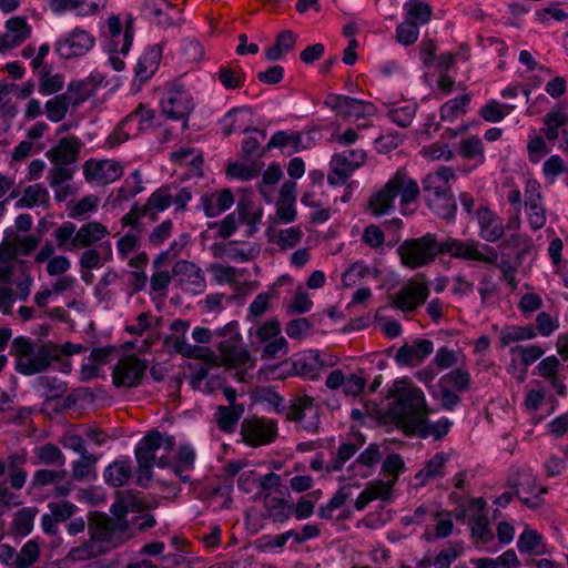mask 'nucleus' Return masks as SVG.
<instances>
[{
  "label": "nucleus",
  "instance_id": "nucleus-1",
  "mask_svg": "<svg viewBox=\"0 0 568 568\" xmlns=\"http://www.w3.org/2000/svg\"><path fill=\"white\" fill-rule=\"evenodd\" d=\"M397 254L402 264L410 270L432 264L440 254L481 263L498 261L496 248L488 244H481L476 240L464 241L453 237L438 242L434 233L403 241L397 247Z\"/></svg>",
  "mask_w": 568,
  "mask_h": 568
},
{
  "label": "nucleus",
  "instance_id": "nucleus-2",
  "mask_svg": "<svg viewBox=\"0 0 568 568\" xmlns=\"http://www.w3.org/2000/svg\"><path fill=\"white\" fill-rule=\"evenodd\" d=\"M393 396L395 399L389 408V415L405 435L412 436L410 429L415 427L414 425L429 413L424 393L408 383L397 381Z\"/></svg>",
  "mask_w": 568,
  "mask_h": 568
},
{
  "label": "nucleus",
  "instance_id": "nucleus-3",
  "mask_svg": "<svg viewBox=\"0 0 568 568\" xmlns=\"http://www.w3.org/2000/svg\"><path fill=\"white\" fill-rule=\"evenodd\" d=\"M419 194L418 183L404 170H398L381 190L371 196L368 206L376 216H381L395 210L394 200L397 196L400 197V204L406 206L415 202Z\"/></svg>",
  "mask_w": 568,
  "mask_h": 568
},
{
  "label": "nucleus",
  "instance_id": "nucleus-4",
  "mask_svg": "<svg viewBox=\"0 0 568 568\" xmlns=\"http://www.w3.org/2000/svg\"><path fill=\"white\" fill-rule=\"evenodd\" d=\"M58 346L40 344L38 347L27 336H18L11 343V354L16 358L14 368L19 374L31 376L47 371L58 357Z\"/></svg>",
  "mask_w": 568,
  "mask_h": 568
},
{
  "label": "nucleus",
  "instance_id": "nucleus-5",
  "mask_svg": "<svg viewBox=\"0 0 568 568\" xmlns=\"http://www.w3.org/2000/svg\"><path fill=\"white\" fill-rule=\"evenodd\" d=\"M108 234L105 225L100 222H89L78 231L74 223L64 222L55 230L54 237L60 250L74 251L89 247Z\"/></svg>",
  "mask_w": 568,
  "mask_h": 568
},
{
  "label": "nucleus",
  "instance_id": "nucleus-6",
  "mask_svg": "<svg viewBox=\"0 0 568 568\" xmlns=\"http://www.w3.org/2000/svg\"><path fill=\"white\" fill-rule=\"evenodd\" d=\"M129 521H118L106 514L90 511L88 516V532L100 542L118 546L126 541Z\"/></svg>",
  "mask_w": 568,
  "mask_h": 568
},
{
  "label": "nucleus",
  "instance_id": "nucleus-7",
  "mask_svg": "<svg viewBox=\"0 0 568 568\" xmlns=\"http://www.w3.org/2000/svg\"><path fill=\"white\" fill-rule=\"evenodd\" d=\"M506 486L516 490V497L530 509L539 508L542 504L540 495L548 493L546 486L538 488L537 478L532 475L530 468H520L511 473Z\"/></svg>",
  "mask_w": 568,
  "mask_h": 568
},
{
  "label": "nucleus",
  "instance_id": "nucleus-8",
  "mask_svg": "<svg viewBox=\"0 0 568 568\" xmlns=\"http://www.w3.org/2000/svg\"><path fill=\"white\" fill-rule=\"evenodd\" d=\"M162 113L170 120L183 121V129H187V120L194 110L191 93L183 87L169 90L161 100Z\"/></svg>",
  "mask_w": 568,
  "mask_h": 568
},
{
  "label": "nucleus",
  "instance_id": "nucleus-9",
  "mask_svg": "<svg viewBox=\"0 0 568 568\" xmlns=\"http://www.w3.org/2000/svg\"><path fill=\"white\" fill-rule=\"evenodd\" d=\"M241 435L248 446L267 445L277 437V424L267 418H245L241 424Z\"/></svg>",
  "mask_w": 568,
  "mask_h": 568
},
{
  "label": "nucleus",
  "instance_id": "nucleus-10",
  "mask_svg": "<svg viewBox=\"0 0 568 568\" xmlns=\"http://www.w3.org/2000/svg\"><path fill=\"white\" fill-rule=\"evenodd\" d=\"M146 368V362L135 355L122 357L113 368L112 382L115 387H138L141 384Z\"/></svg>",
  "mask_w": 568,
  "mask_h": 568
},
{
  "label": "nucleus",
  "instance_id": "nucleus-11",
  "mask_svg": "<svg viewBox=\"0 0 568 568\" xmlns=\"http://www.w3.org/2000/svg\"><path fill=\"white\" fill-rule=\"evenodd\" d=\"M324 104L344 118H367L375 113V105L348 95L329 93Z\"/></svg>",
  "mask_w": 568,
  "mask_h": 568
},
{
  "label": "nucleus",
  "instance_id": "nucleus-12",
  "mask_svg": "<svg viewBox=\"0 0 568 568\" xmlns=\"http://www.w3.org/2000/svg\"><path fill=\"white\" fill-rule=\"evenodd\" d=\"M286 419L290 422H302L306 416V412L312 413L308 420L303 425V428L308 433H317L320 429L321 418L317 405L314 398L307 395L297 396L291 400V404L285 407Z\"/></svg>",
  "mask_w": 568,
  "mask_h": 568
},
{
  "label": "nucleus",
  "instance_id": "nucleus-13",
  "mask_svg": "<svg viewBox=\"0 0 568 568\" xmlns=\"http://www.w3.org/2000/svg\"><path fill=\"white\" fill-rule=\"evenodd\" d=\"M195 457L196 454L194 448L191 445L185 444L180 446L178 454L173 459L166 456H162L160 458L155 457V466L159 468H170L182 483L189 484L191 483V476L185 473L191 471L194 468Z\"/></svg>",
  "mask_w": 568,
  "mask_h": 568
},
{
  "label": "nucleus",
  "instance_id": "nucleus-14",
  "mask_svg": "<svg viewBox=\"0 0 568 568\" xmlns=\"http://www.w3.org/2000/svg\"><path fill=\"white\" fill-rule=\"evenodd\" d=\"M83 174L88 182L109 184L123 175V166L120 162L113 160L90 159L83 164Z\"/></svg>",
  "mask_w": 568,
  "mask_h": 568
},
{
  "label": "nucleus",
  "instance_id": "nucleus-15",
  "mask_svg": "<svg viewBox=\"0 0 568 568\" xmlns=\"http://www.w3.org/2000/svg\"><path fill=\"white\" fill-rule=\"evenodd\" d=\"M94 45V38L85 30L75 28L67 38L57 41L54 51L63 59L85 54Z\"/></svg>",
  "mask_w": 568,
  "mask_h": 568
},
{
  "label": "nucleus",
  "instance_id": "nucleus-16",
  "mask_svg": "<svg viewBox=\"0 0 568 568\" xmlns=\"http://www.w3.org/2000/svg\"><path fill=\"white\" fill-rule=\"evenodd\" d=\"M429 295L427 283L409 282L399 292L392 295V306L403 312H413L424 304Z\"/></svg>",
  "mask_w": 568,
  "mask_h": 568
},
{
  "label": "nucleus",
  "instance_id": "nucleus-17",
  "mask_svg": "<svg viewBox=\"0 0 568 568\" xmlns=\"http://www.w3.org/2000/svg\"><path fill=\"white\" fill-rule=\"evenodd\" d=\"M456 179L452 168L440 166L436 172L428 173L422 181V191L425 201L442 196L452 192L450 181Z\"/></svg>",
  "mask_w": 568,
  "mask_h": 568
},
{
  "label": "nucleus",
  "instance_id": "nucleus-18",
  "mask_svg": "<svg viewBox=\"0 0 568 568\" xmlns=\"http://www.w3.org/2000/svg\"><path fill=\"white\" fill-rule=\"evenodd\" d=\"M48 508L50 513L41 516V528L50 536L58 535V523H64L71 519L79 510V507L69 500L49 503Z\"/></svg>",
  "mask_w": 568,
  "mask_h": 568
},
{
  "label": "nucleus",
  "instance_id": "nucleus-19",
  "mask_svg": "<svg viewBox=\"0 0 568 568\" xmlns=\"http://www.w3.org/2000/svg\"><path fill=\"white\" fill-rule=\"evenodd\" d=\"M434 351L430 339L416 338L412 344H404L397 349L395 361L400 366L414 367L419 365Z\"/></svg>",
  "mask_w": 568,
  "mask_h": 568
},
{
  "label": "nucleus",
  "instance_id": "nucleus-20",
  "mask_svg": "<svg viewBox=\"0 0 568 568\" xmlns=\"http://www.w3.org/2000/svg\"><path fill=\"white\" fill-rule=\"evenodd\" d=\"M32 29L26 17L17 16L6 21V32L0 36V52L16 48L30 38Z\"/></svg>",
  "mask_w": 568,
  "mask_h": 568
},
{
  "label": "nucleus",
  "instance_id": "nucleus-21",
  "mask_svg": "<svg viewBox=\"0 0 568 568\" xmlns=\"http://www.w3.org/2000/svg\"><path fill=\"white\" fill-rule=\"evenodd\" d=\"M173 276L180 285L192 292H202L205 287V278L202 270L187 260L178 261L172 268Z\"/></svg>",
  "mask_w": 568,
  "mask_h": 568
},
{
  "label": "nucleus",
  "instance_id": "nucleus-22",
  "mask_svg": "<svg viewBox=\"0 0 568 568\" xmlns=\"http://www.w3.org/2000/svg\"><path fill=\"white\" fill-rule=\"evenodd\" d=\"M81 145L77 136L62 138L55 146L47 151L45 155L53 164L74 166Z\"/></svg>",
  "mask_w": 568,
  "mask_h": 568
},
{
  "label": "nucleus",
  "instance_id": "nucleus-23",
  "mask_svg": "<svg viewBox=\"0 0 568 568\" xmlns=\"http://www.w3.org/2000/svg\"><path fill=\"white\" fill-rule=\"evenodd\" d=\"M479 225V236L486 242L495 243L499 241L504 233L505 226L501 219L488 206H481L476 212Z\"/></svg>",
  "mask_w": 568,
  "mask_h": 568
},
{
  "label": "nucleus",
  "instance_id": "nucleus-24",
  "mask_svg": "<svg viewBox=\"0 0 568 568\" xmlns=\"http://www.w3.org/2000/svg\"><path fill=\"white\" fill-rule=\"evenodd\" d=\"M307 146L303 144V136L297 131H276L268 140L265 148H263L260 155H264L266 151L272 149H280L282 153L292 155Z\"/></svg>",
  "mask_w": 568,
  "mask_h": 568
},
{
  "label": "nucleus",
  "instance_id": "nucleus-25",
  "mask_svg": "<svg viewBox=\"0 0 568 568\" xmlns=\"http://www.w3.org/2000/svg\"><path fill=\"white\" fill-rule=\"evenodd\" d=\"M174 6L166 0H144L141 7L142 16L158 26L173 27L176 23L169 14V10H173Z\"/></svg>",
  "mask_w": 568,
  "mask_h": 568
},
{
  "label": "nucleus",
  "instance_id": "nucleus-26",
  "mask_svg": "<svg viewBox=\"0 0 568 568\" xmlns=\"http://www.w3.org/2000/svg\"><path fill=\"white\" fill-rule=\"evenodd\" d=\"M163 435L158 429H151L146 435L136 444L134 456L136 463L155 464V454L162 447Z\"/></svg>",
  "mask_w": 568,
  "mask_h": 568
},
{
  "label": "nucleus",
  "instance_id": "nucleus-27",
  "mask_svg": "<svg viewBox=\"0 0 568 568\" xmlns=\"http://www.w3.org/2000/svg\"><path fill=\"white\" fill-rule=\"evenodd\" d=\"M323 366L318 351H310L292 361L291 373L307 379H316Z\"/></svg>",
  "mask_w": 568,
  "mask_h": 568
},
{
  "label": "nucleus",
  "instance_id": "nucleus-28",
  "mask_svg": "<svg viewBox=\"0 0 568 568\" xmlns=\"http://www.w3.org/2000/svg\"><path fill=\"white\" fill-rule=\"evenodd\" d=\"M237 342L223 341L219 345V351L223 356L224 362L234 368L240 367H253L254 361H252L248 351L239 346Z\"/></svg>",
  "mask_w": 568,
  "mask_h": 568
},
{
  "label": "nucleus",
  "instance_id": "nucleus-29",
  "mask_svg": "<svg viewBox=\"0 0 568 568\" xmlns=\"http://www.w3.org/2000/svg\"><path fill=\"white\" fill-rule=\"evenodd\" d=\"M410 430L412 436H417L419 438H428L433 437L435 440L443 439L449 432L452 427V422L448 418H440L439 420L432 423L427 415L418 423L415 424Z\"/></svg>",
  "mask_w": 568,
  "mask_h": 568
},
{
  "label": "nucleus",
  "instance_id": "nucleus-30",
  "mask_svg": "<svg viewBox=\"0 0 568 568\" xmlns=\"http://www.w3.org/2000/svg\"><path fill=\"white\" fill-rule=\"evenodd\" d=\"M162 57V48L159 44L149 47L145 52L140 57L136 67V78L144 82L149 80L158 70Z\"/></svg>",
  "mask_w": 568,
  "mask_h": 568
},
{
  "label": "nucleus",
  "instance_id": "nucleus-31",
  "mask_svg": "<svg viewBox=\"0 0 568 568\" xmlns=\"http://www.w3.org/2000/svg\"><path fill=\"white\" fill-rule=\"evenodd\" d=\"M131 476L132 467L129 458L114 460L103 471L104 481L111 487H122Z\"/></svg>",
  "mask_w": 568,
  "mask_h": 568
},
{
  "label": "nucleus",
  "instance_id": "nucleus-32",
  "mask_svg": "<svg viewBox=\"0 0 568 568\" xmlns=\"http://www.w3.org/2000/svg\"><path fill=\"white\" fill-rule=\"evenodd\" d=\"M263 505L265 518L273 523H285L292 516V505H288L284 498L272 497L270 493H265L263 495Z\"/></svg>",
  "mask_w": 568,
  "mask_h": 568
},
{
  "label": "nucleus",
  "instance_id": "nucleus-33",
  "mask_svg": "<svg viewBox=\"0 0 568 568\" xmlns=\"http://www.w3.org/2000/svg\"><path fill=\"white\" fill-rule=\"evenodd\" d=\"M173 203L171 185H163L155 190L146 200L143 213H151V220H156L158 214L165 211Z\"/></svg>",
  "mask_w": 568,
  "mask_h": 568
},
{
  "label": "nucleus",
  "instance_id": "nucleus-34",
  "mask_svg": "<svg viewBox=\"0 0 568 568\" xmlns=\"http://www.w3.org/2000/svg\"><path fill=\"white\" fill-rule=\"evenodd\" d=\"M425 201L428 209L436 214L439 219L445 220L447 223L454 222L457 213V203L453 193L433 196Z\"/></svg>",
  "mask_w": 568,
  "mask_h": 568
},
{
  "label": "nucleus",
  "instance_id": "nucleus-35",
  "mask_svg": "<svg viewBox=\"0 0 568 568\" xmlns=\"http://www.w3.org/2000/svg\"><path fill=\"white\" fill-rule=\"evenodd\" d=\"M95 90V84L90 79L72 80L63 93L69 103L77 108L87 101Z\"/></svg>",
  "mask_w": 568,
  "mask_h": 568
},
{
  "label": "nucleus",
  "instance_id": "nucleus-36",
  "mask_svg": "<svg viewBox=\"0 0 568 568\" xmlns=\"http://www.w3.org/2000/svg\"><path fill=\"white\" fill-rule=\"evenodd\" d=\"M244 414V405L219 406L215 413L216 423L221 430L232 433Z\"/></svg>",
  "mask_w": 568,
  "mask_h": 568
},
{
  "label": "nucleus",
  "instance_id": "nucleus-37",
  "mask_svg": "<svg viewBox=\"0 0 568 568\" xmlns=\"http://www.w3.org/2000/svg\"><path fill=\"white\" fill-rule=\"evenodd\" d=\"M537 336V332L532 325L518 326L507 325L503 327L499 334L500 347H507L511 343L529 341Z\"/></svg>",
  "mask_w": 568,
  "mask_h": 568
},
{
  "label": "nucleus",
  "instance_id": "nucleus-38",
  "mask_svg": "<svg viewBox=\"0 0 568 568\" xmlns=\"http://www.w3.org/2000/svg\"><path fill=\"white\" fill-rule=\"evenodd\" d=\"M104 552L105 549L101 542L94 538V536H90V538L80 546L72 547L67 557L73 561H84L101 556Z\"/></svg>",
  "mask_w": 568,
  "mask_h": 568
},
{
  "label": "nucleus",
  "instance_id": "nucleus-39",
  "mask_svg": "<svg viewBox=\"0 0 568 568\" xmlns=\"http://www.w3.org/2000/svg\"><path fill=\"white\" fill-rule=\"evenodd\" d=\"M517 548L520 554H545L542 536L535 529H525L518 537Z\"/></svg>",
  "mask_w": 568,
  "mask_h": 568
},
{
  "label": "nucleus",
  "instance_id": "nucleus-40",
  "mask_svg": "<svg viewBox=\"0 0 568 568\" xmlns=\"http://www.w3.org/2000/svg\"><path fill=\"white\" fill-rule=\"evenodd\" d=\"M99 457L94 454H83L81 458L72 463V478L78 481L95 479V464Z\"/></svg>",
  "mask_w": 568,
  "mask_h": 568
},
{
  "label": "nucleus",
  "instance_id": "nucleus-41",
  "mask_svg": "<svg viewBox=\"0 0 568 568\" xmlns=\"http://www.w3.org/2000/svg\"><path fill=\"white\" fill-rule=\"evenodd\" d=\"M36 456L38 458V463L41 465L57 466L60 469L64 468L65 456L61 449L52 443H47L38 447L36 449Z\"/></svg>",
  "mask_w": 568,
  "mask_h": 568
},
{
  "label": "nucleus",
  "instance_id": "nucleus-42",
  "mask_svg": "<svg viewBox=\"0 0 568 568\" xmlns=\"http://www.w3.org/2000/svg\"><path fill=\"white\" fill-rule=\"evenodd\" d=\"M64 75L61 73L51 74L50 68L39 71V92L42 95H51L63 89Z\"/></svg>",
  "mask_w": 568,
  "mask_h": 568
},
{
  "label": "nucleus",
  "instance_id": "nucleus-43",
  "mask_svg": "<svg viewBox=\"0 0 568 568\" xmlns=\"http://www.w3.org/2000/svg\"><path fill=\"white\" fill-rule=\"evenodd\" d=\"M470 381L469 372L458 367L442 376L438 383L456 392L463 393L469 389Z\"/></svg>",
  "mask_w": 568,
  "mask_h": 568
},
{
  "label": "nucleus",
  "instance_id": "nucleus-44",
  "mask_svg": "<svg viewBox=\"0 0 568 568\" xmlns=\"http://www.w3.org/2000/svg\"><path fill=\"white\" fill-rule=\"evenodd\" d=\"M447 460V454L444 452L436 453L430 459L426 462L424 468L416 474V478L420 479V483L424 484L429 479L442 477V469Z\"/></svg>",
  "mask_w": 568,
  "mask_h": 568
},
{
  "label": "nucleus",
  "instance_id": "nucleus-45",
  "mask_svg": "<svg viewBox=\"0 0 568 568\" xmlns=\"http://www.w3.org/2000/svg\"><path fill=\"white\" fill-rule=\"evenodd\" d=\"M37 387L43 389L47 400H53L62 397L67 392V383L55 376H39L36 379Z\"/></svg>",
  "mask_w": 568,
  "mask_h": 568
},
{
  "label": "nucleus",
  "instance_id": "nucleus-46",
  "mask_svg": "<svg viewBox=\"0 0 568 568\" xmlns=\"http://www.w3.org/2000/svg\"><path fill=\"white\" fill-rule=\"evenodd\" d=\"M216 75L226 90L240 89L246 80V74L241 68L233 69L230 65L221 67Z\"/></svg>",
  "mask_w": 568,
  "mask_h": 568
},
{
  "label": "nucleus",
  "instance_id": "nucleus-47",
  "mask_svg": "<svg viewBox=\"0 0 568 568\" xmlns=\"http://www.w3.org/2000/svg\"><path fill=\"white\" fill-rule=\"evenodd\" d=\"M362 444H363V440L359 444H355V443L342 444L338 447L335 457L325 467L326 471L327 473H336V471L343 470L345 463L348 462L358 452Z\"/></svg>",
  "mask_w": 568,
  "mask_h": 568
},
{
  "label": "nucleus",
  "instance_id": "nucleus-48",
  "mask_svg": "<svg viewBox=\"0 0 568 568\" xmlns=\"http://www.w3.org/2000/svg\"><path fill=\"white\" fill-rule=\"evenodd\" d=\"M470 102L469 94H462L445 102L439 110L443 121H453L458 114L466 112V108Z\"/></svg>",
  "mask_w": 568,
  "mask_h": 568
},
{
  "label": "nucleus",
  "instance_id": "nucleus-49",
  "mask_svg": "<svg viewBox=\"0 0 568 568\" xmlns=\"http://www.w3.org/2000/svg\"><path fill=\"white\" fill-rule=\"evenodd\" d=\"M70 106L72 105L69 103L65 95L61 93L45 102L44 112L51 122L57 123L65 118Z\"/></svg>",
  "mask_w": 568,
  "mask_h": 568
},
{
  "label": "nucleus",
  "instance_id": "nucleus-50",
  "mask_svg": "<svg viewBox=\"0 0 568 568\" xmlns=\"http://www.w3.org/2000/svg\"><path fill=\"white\" fill-rule=\"evenodd\" d=\"M405 9L407 11V19L415 21L416 26H423L428 23L433 16L432 7L424 1L412 0L405 3Z\"/></svg>",
  "mask_w": 568,
  "mask_h": 568
},
{
  "label": "nucleus",
  "instance_id": "nucleus-51",
  "mask_svg": "<svg viewBox=\"0 0 568 568\" xmlns=\"http://www.w3.org/2000/svg\"><path fill=\"white\" fill-rule=\"evenodd\" d=\"M68 471L62 469H38L32 477L31 487L34 489L42 488L44 486L62 481L67 478Z\"/></svg>",
  "mask_w": 568,
  "mask_h": 568
},
{
  "label": "nucleus",
  "instance_id": "nucleus-52",
  "mask_svg": "<svg viewBox=\"0 0 568 568\" xmlns=\"http://www.w3.org/2000/svg\"><path fill=\"white\" fill-rule=\"evenodd\" d=\"M49 193L41 184L29 185L16 203L17 207H33L36 204L48 203Z\"/></svg>",
  "mask_w": 568,
  "mask_h": 568
},
{
  "label": "nucleus",
  "instance_id": "nucleus-53",
  "mask_svg": "<svg viewBox=\"0 0 568 568\" xmlns=\"http://www.w3.org/2000/svg\"><path fill=\"white\" fill-rule=\"evenodd\" d=\"M40 548L39 544L34 540L27 541L20 552L16 555V559L12 565L16 568H29L34 565V562L39 559Z\"/></svg>",
  "mask_w": 568,
  "mask_h": 568
},
{
  "label": "nucleus",
  "instance_id": "nucleus-54",
  "mask_svg": "<svg viewBox=\"0 0 568 568\" xmlns=\"http://www.w3.org/2000/svg\"><path fill=\"white\" fill-rule=\"evenodd\" d=\"M365 152L362 150H349L337 153L333 156L331 164H337L347 171L353 172L365 162Z\"/></svg>",
  "mask_w": 568,
  "mask_h": 568
},
{
  "label": "nucleus",
  "instance_id": "nucleus-55",
  "mask_svg": "<svg viewBox=\"0 0 568 568\" xmlns=\"http://www.w3.org/2000/svg\"><path fill=\"white\" fill-rule=\"evenodd\" d=\"M526 207L529 210L528 222L534 231L540 230L546 224L545 209L542 207V196L536 195L530 201H525Z\"/></svg>",
  "mask_w": 568,
  "mask_h": 568
},
{
  "label": "nucleus",
  "instance_id": "nucleus-56",
  "mask_svg": "<svg viewBox=\"0 0 568 568\" xmlns=\"http://www.w3.org/2000/svg\"><path fill=\"white\" fill-rule=\"evenodd\" d=\"M514 105L510 104H501L496 100L488 101L480 110V116L487 122H499L501 121L510 111L514 110Z\"/></svg>",
  "mask_w": 568,
  "mask_h": 568
},
{
  "label": "nucleus",
  "instance_id": "nucleus-57",
  "mask_svg": "<svg viewBox=\"0 0 568 568\" xmlns=\"http://www.w3.org/2000/svg\"><path fill=\"white\" fill-rule=\"evenodd\" d=\"M155 119V112L152 109L146 108L144 104L140 103L134 111H132L129 115H126L121 124L125 125L133 120L139 121V131H144L148 128L154 125L153 121Z\"/></svg>",
  "mask_w": 568,
  "mask_h": 568
},
{
  "label": "nucleus",
  "instance_id": "nucleus-58",
  "mask_svg": "<svg viewBox=\"0 0 568 568\" xmlns=\"http://www.w3.org/2000/svg\"><path fill=\"white\" fill-rule=\"evenodd\" d=\"M164 345L172 347L175 353L189 358H201L203 348L193 346L185 342L184 337L166 336Z\"/></svg>",
  "mask_w": 568,
  "mask_h": 568
},
{
  "label": "nucleus",
  "instance_id": "nucleus-59",
  "mask_svg": "<svg viewBox=\"0 0 568 568\" xmlns=\"http://www.w3.org/2000/svg\"><path fill=\"white\" fill-rule=\"evenodd\" d=\"M418 36L419 27L416 26L415 21L405 20L397 26L395 39L397 43L408 47L417 41Z\"/></svg>",
  "mask_w": 568,
  "mask_h": 568
},
{
  "label": "nucleus",
  "instance_id": "nucleus-60",
  "mask_svg": "<svg viewBox=\"0 0 568 568\" xmlns=\"http://www.w3.org/2000/svg\"><path fill=\"white\" fill-rule=\"evenodd\" d=\"M261 173V169L252 163V164H244V163H230L226 169V174L231 178L239 179L242 181H251L255 178H257Z\"/></svg>",
  "mask_w": 568,
  "mask_h": 568
},
{
  "label": "nucleus",
  "instance_id": "nucleus-61",
  "mask_svg": "<svg viewBox=\"0 0 568 568\" xmlns=\"http://www.w3.org/2000/svg\"><path fill=\"white\" fill-rule=\"evenodd\" d=\"M417 105L415 103H408L406 105L390 109L387 113L388 118L399 125L400 128H407L416 113Z\"/></svg>",
  "mask_w": 568,
  "mask_h": 568
},
{
  "label": "nucleus",
  "instance_id": "nucleus-62",
  "mask_svg": "<svg viewBox=\"0 0 568 568\" xmlns=\"http://www.w3.org/2000/svg\"><path fill=\"white\" fill-rule=\"evenodd\" d=\"M381 459L382 453L379 449V445L376 443H372L358 455L355 462L351 464L349 469H354L357 465L371 468L377 465Z\"/></svg>",
  "mask_w": 568,
  "mask_h": 568
},
{
  "label": "nucleus",
  "instance_id": "nucleus-63",
  "mask_svg": "<svg viewBox=\"0 0 568 568\" xmlns=\"http://www.w3.org/2000/svg\"><path fill=\"white\" fill-rule=\"evenodd\" d=\"M460 154L467 160L480 158L484 161V146L477 135H471L460 142Z\"/></svg>",
  "mask_w": 568,
  "mask_h": 568
},
{
  "label": "nucleus",
  "instance_id": "nucleus-64",
  "mask_svg": "<svg viewBox=\"0 0 568 568\" xmlns=\"http://www.w3.org/2000/svg\"><path fill=\"white\" fill-rule=\"evenodd\" d=\"M34 514L30 509H21L17 513L13 519V530L16 535L26 537L33 528Z\"/></svg>",
  "mask_w": 568,
  "mask_h": 568
}]
</instances>
